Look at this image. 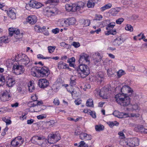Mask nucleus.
I'll return each mask as SVG.
<instances>
[{
	"label": "nucleus",
	"mask_w": 147,
	"mask_h": 147,
	"mask_svg": "<svg viewBox=\"0 0 147 147\" xmlns=\"http://www.w3.org/2000/svg\"><path fill=\"white\" fill-rule=\"evenodd\" d=\"M31 74L34 76L38 77V74H40V76L44 77L48 76L50 73L49 69L47 67H43L40 69H36L33 68L32 69Z\"/></svg>",
	"instance_id": "obj_1"
},
{
	"label": "nucleus",
	"mask_w": 147,
	"mask_h": 147,
	"mask_svg": "<svg viewBox=\"0 0 147 147\" xmlns=\"http://www.w3.org/2000/svg\"><path fill=\"white\" fill-rule=\"evenodd\" d=\"M77 70L81 77L83 78L87 77L90 73L89 68L86 65H80L77 67Z\"/></svg>",
	"instance_id": "obj_2"
},
{
	"label": "nucleus",
	"mask_w": 147,
	"mask_h": 147,
	"mask_svg": "<svg viewBox=\"0 0 147 147\" xmlns=\"http://www.w3.org/2000/svg\"><path fill=\"white\" fill-rule=\"evenodd\" d=\"M15 59L18 63L23 66H26L30 62L28 57L25 54L20 53L15 56Z\"/></svg>",
	"instance_id": "obj_3"
},
{
	"label": "nucleus",
	"mask_w": 147,
	"mask_h": 147,
	"mask_svg": "<svg viewBox=\"0 0 147 147\" xmlns=\"http://www.w3.org/2000/svg\"><path fill=\"white\" fill-rule=\"evenodd\" d=\"M24 140L20 136H18L12 140L11 144L13 147H18L22 144Z\"/></svg>",
	"instance_id": "obj_4"
},
{
	"label": "nucleus",
	"mask_w": 147,
	"mask_h": 147,
	"mask_svg": "<svg viewBox=\"0 0 147 147\" xmlns=\"http://www.w3.org/2000/svg\"><path fill=\"white\" fill-rule=\"evenodd\" d=\"M11 93L9 90H5L2 92L0 95V99L3 101H6L10 99Z\"/></svg>",
	"instance_id": "obj_5"
},
{
	"label": "nucleus",
	"mask_w": 147,
	"mask_h": 147,
	"mask_svg": "<svg viewBox=\"0 0 147 147\" xmlns=\"http://www.w3.org/2000/svg\"><path fill=\"white\" fill-rule=\"evenodd\" d=\"M13 68L14 73L17 75L23 73L24 71V67L22 65L14 64L13 66Z\"/></svg>",
	"instance_id": "obj_6"
},
{
	"label": "nucleus",
	"mask_w": 147,
	"mask_h": 147,
	"mask_svg": "<svg viewBox=\"0 0 147 147\" xmlns=\"http://www.w3.org/2000/svg\"><path fill=\"white\" fill-rule=\"evenodd\" d=\"M58 9L56 8H50L49 10H46L45 11V15L48 17L54 16L57 14L59 12Z\"/></svg>",
	"instance_id": "obj_7"
},
{
	"label": "nucleus",
	"mask_w": 147,
	"mask_h": 147,
	"mask_svg": "<svg viewBox=\"0 0 147 147\" xmlns=\"http://www.w3.org/2000/svg\"><path fill=\"white\" fill-rule=\"evenodd\" d=\"M60 137L59 134H51L48 141L49 143L53 144L57 142L60 139Z\"/></svg>",
	"instance_id": "obj_8"
},
{
	"label": "nucleus",
	"mask_w": 147,
	"mask_h": 147,
	"mask_svg": "<svg viewBox=\"0 0 147 147\" xmlns=\"http://www.w3.org/2000/svg\"><path fill=\"white\" fill-rule=\"evenodd\" d=\"M127 144L130 147L137 146L139 145V140L136 138L130 139L128 140Z\"/></svg>",
	"instance_id": "obj_9"
},
{
	"label": "nucleus",
	"mask_w": 147,
	"mask_h": 147,
	"mask_svg": "<svg viewBox=\"0 0 147 147\" xmlns=\"http://www.w3.org/2000/svg\"><path fill=\"white\" fill-rule=\"evenodd\" d=\"M121 91L122 94L126 95L127 93H131L132 94L133 92V90L127 85L123 86L121 89Z\"/></svg>",
	"instance_id": "obj_10"
},
{
	"label": "nucleus",
	"mask_w": 147,
	"mask_h": 147,
	"mask_svg": "<svg viewBox=\"0 0 147 147\" xmlns=\"http://www.w3.org/2000/svg\"><path fill=\"white\" fill-rule=\"evenodd\" d=\"M85 5V3L82 2H79L77 3L74 5V11H79L82 9Z\"/></svg>",
	"instance_id": "obj_11"
},
{
	"label": "nucleus",
	"mask_w": 147,
	"mask_h": 147,
	"mask_svg": "<svg viewBox=\"0 0 147 147\" xmlns=\"http://www.w3.org/2000/svg\"><path fill=\"white\" fill-rule=\"evenodd\" d=\"M49 84V81L45 79H41L39 80L38 85L41 88H44L47 87Z\"/></svg>",
	"instance_id": "obj_12"
},
{
	"label": "nucleus",
	"mask_w": 147,
	"mask_h": 147,
	"mask_svg": "<svg viewBox=\"0 0 147 147\" xmlns=\"http://www.w3.org/2000/svg\"><path fill=\"white\" fill-rule=\"evenodd\" d=\"M37 18L35 15H31L28 17L26 19V22L31 24H34L37 21Z\"/></svg>",
	"instance_id": "obj_13"
},
{
	"label": "nucleus",
	"mask_w": 147,
	"mask_h": 147,
	"mask_svg": "<svg viewBox=\"0 0 147 147\" xmlns=\"http://www.w3.org/2000/svg\"><path fill=\"white\" fill-rule=\"evenodd\" d=\"M80 137L81 140H90L92 138L91 135L84 132H82L80 134Z\"/></svg>",
	"instance_id": "obj_14"
},
{
	"label": "nucleus",
	"mask_w": 147,
	"mask_h": 147,
	"mask_svg": "<svg viewBox=\"0 0 147 147\" xmlns=\"http://www.w3.org/2000/svg\"><path fill=\"white\" fill-rule=\"evenodd\" d=\"M125 95L122 94H118L116 95L115 96V100L119 104L121 105L123 100L125 97Z\"/></svg>",
	"instance_id": "obj_15"
},
{
	"label": "nucleus",
	"mask_w": 147,
	"mask_h": 147,
	"mask_svg": "<svg viewBox=\"0 0 147 147\" xmlns=\"http://www.w3.org/2000/svg\"><path fill=\"white\" fill-rule=\"evenodd\" d=\"M104 74L102 72H99L97 73L96 76V80L97 82L101 83L104 79Z\"/></svg>",
	"instance_id": "obj_16"
},
{
	"label": "nucleus",
	"mask_w": 147,
	"mask_h": 147,
	"mask_svg": "<svg viewBox=\"0 0 147 147\" xmlns=\"http://www.w3.org/2000/svg\"><path fill=\"white\" fill-rule=\"evenodd\" d=\"M130 103V98L127 96L125 95V97L124 98L121 105V106L125 107L128 106Z\"/></svg>",
	"instance_id": "obj_17"
},
{
	"label": "nucleus",
	"mask_w": 147,
	"mask_h": 147,
	"mask_svg": "<svg viewBox=\"0 0 147 147\" xmlns=\"http://www.w3.org/2000/svg\"><path fill=\"white\" fill-rule=\"evenodd\" d=\"M16 10L14 8L9 9L7 11L8 16L12 19H15L16 18Z\"/></svg>",
	"instance_id": "obj_18"
},
{
	"label": "nucleus",
	"mask_w": 147,
	"mask_h": 147,
	"mask_svg": "<svg viewBox=\"0 0 147 147\" xmlns=\"http://www.w3.org/2000/svg\"><path fill=\"white\" fill-rule=\"evenodd\" d=\"M89 56L88 55L85 53H83L80 56L79 61L80 63H83L84 61L86 62L88 61Z\"/></svg>",
	"instance_id": "obj_19"
},
{
	"label": "nucleus",
	"mask_w": 147,
	"mask_h": 147,
	"mask_svg": "<svg viewBox=\"0 0 147 147\" xmlns=\"http://www.w3.org/2000/svg\"><path fill=\"white\" fill-rule=\"evenodd\" d=\"M135 131L137 132H140L147 133V129L144 128L143 125H139L135 128Z\"/></svg>",
	"instance_id": "obj_20"
},
{
	"label": "nucleus",
	"mask_w": 147,
	"mask_h": 147,
	"mask_svg": "<svg viewBox=\"0 0 147 147\" xmlns=\"http://www.w3.org/2000/svg\"><path fill=\"white\" fill-rule=\"evenodd\" d=\"M44 139V137L42 136H38L35 135L32 137L31 141L33 143H34L38 141L43 140Z\"/></svg>",
	"instance_id": "obj_21"
},
{
	"label": "nucleus",
	"mask_w": 147,
	"mask_h": 147,
	"mask_svg": "<svg viewBox=\"0 0 147 147\" xmlns=\"http://www.w3.org/2000/svg\"><path fill=\"white\" fill-rule=\"evenodd\" d=\"M14 36L17 39H21L23 37V34L20 33L19 29L17 28H14Z\"/></svg>",
	"instance_id": "obj_22"
},
{
	"label": "nucleus",
	"mask_w": 147,
	"mask_h": 147,
	"mask_svg": "<svg viewBox=\"0 0 147 147\" xmlns=\"http://www.w3.org/2000/svg\"><path fill=\"white\" fill-rule=\"evenodd\" d=\"M57 68L59 69H69L68 65L62 61H60L58 63Z\"/></svg>",
	"instance_id": "obj_23"
},
{
	"label": "nucleus",
	"mask_w": 147,
	"mask_h": 147,
	"mask_svg": "<svg viewBox=\"0 0 147 147\" xmlns=\"http://www.w3.org/2000/svg\"><path fill=\"white\" fill-rule=\"evenodd\" d=\"M43 104V103L42 101H38L37 100L36 101L34 102V103L32 102H29L28 104V105L29 107H34L37 106L38 107V106H40Z\"/></svg>",
	"instance_id": "obj_24"
},
{
	"label": "nucleus",
	"mask_w": 147,
	"mask_h": 147,
	"mask_svg": "<svg viewBox=\"0 0 147 147\" xmlns=\"http://www.w3.org/2000/svg\"><path fill=\"white\" fill-rule=\"evenodd\" d=\"M113 115L119 118H123L125 117V115H128L126 113H120L118 111H115L113 113Z\"/></svg>",
	"instance_id": "obj_25"
},
{
	"label": "nucleus",
	"mask_w": 147,
	"mask_h": 147,
	"mask_svg": "<svg viewBox=\"0 0 147 147\" xmlns=\"http://www.w3.org/2000/svg\"><path fill=\"white\" fill-rule=\"evenodd\" d=\"M93 58L95 63L99 62L102 59V57L100 56V54L98 53L94 54L93 55Z\"/></svg>",
	"instance_id": "obj_26"
},
{
	"label": "nucleus",
	"mask_w": 147,
	"mask_h": 147,
	"mask_svg": "<svg viewBox=\"0 0 147 147\" xmlns=\"http://www.w3.org/2000/svg\"><path fill=\"white\" fill-rule=\"evenodd\" d=\"M66 23H67V26L73 25L75 24L76 22L75 18H71L66 19Z\"/></svg>",
	"instance_id": "obj_27"
},
{
	"label": "nucleus",
	"mask_w": 147,
	"mask_h": 147,
	"mask_svg": "<svg viewBox=\"0 0 147 147\" xmlns=\"http://www.w3.org/2000/svg\"><path fill=\"white\" fill-rule=\"evenodd\" d=\"M123 42V39L118 37L114 40L113 42V44L115 46H119L121 45Z\"/></svg>",
	"instance_id": "obj_28"
},
{
	"label": "nucleus",
	"mask_w": 147,
	"mask_h": 147,
	"mask_svg": "<svg viewBox=\"0 0 147 147\" xmlns=\"http://www.w3.org/2000/svg\"><path fill=\"white\" fill-rule=\"evenodd\" d=\"M9 40L7 36H3L0 38V46L3 45V43H8Z\"/></svg>",
	"instance_id": "obj_29"
},
{
	"label": "nucleus",
	"mask_w": 147,
	"mask_h": 147,
	"mask_svg": "<svg viewBox=\"0 0 147 147\" xmlns=\"http://www.w3.org/2000/svg\"><path fill=\"white\" fill-rule=\"evenodd\" d=\"M98 0H89L87 4V6L89 8H91L94 6L95 3H97Z\"/></svg>",
	"instance_id": "obj_30"
},
{
	"label": "nucleus",
	"mask_w": 147,
	"mask_h": 147,
	"mask_svg": "<svg viewBox=\"0 0 147 147\" xmlns=\"http://www.w3.org/2000/svg\"><path fill=\"white\" fill-rule=\"evenodd\" d=\"M36 3V1L34 0H31L29 2V3L26 5L25 7L27 9L29 10V7H35Z\"/></svg>",
	"instance_id": "obj_31"
},
{
	"label": "nucleus",
	"mask_w": 147,
	"mask_h": 147,
	"mask_svg": "<svg viewBox=\"0 0 147 147\" xmlns=\"http://www.w3.org/2000/svg\"><path fill=\"white\" fill-rule=\"evenodd\" d=\"M15 80L12 78H9L7 82V85L9 87H12L15 83Z\"/></svg>",
	"instance_id": "obj_32"
},
{
	"label": "nucleus",
	"mask_w": 147,
	"mask_h": 147,
	"mask_svg": "<svg viewBox=\"0 0 147 147\" xmlns=\"http://www.w3.org/2000/svg\"><path fill=\"white\" fill-rule=\"evenodd\" d=\"M65 7L66 10L68 11H72L74 12V5L72 4H67L65 6Z\"/></svg>",
	"instance_id": "obj_33"
},
{
	"label": "nucleus",
	"mask_w": 147,
	"mask_h": 147,
	"mask_svg": "<svg viewBox=\"0 0 147 147\" xmlns=\"http://www.w3.org/2000/svg\"><path fill=\"white\" fill-rule=\"evenodd\" d=\"M111 4L109 3L105 4L103 6L100 8V10L101 11H103L106 9H109L110 8L112 7Z\"/></svg>",
	"instance_id": "obj_34"
},
{
	"label": "nucleus",
	"mask_w": 147,
	"mask_h": 147,
	"mask_svg": "<svg viewBox=\"0 0 147 147\" xmlns=\"http://www.w3.org/2000/svg\"><path fill=\"white\" fill-rule=\"evenodd\" d=\"M14 61L11 59H8L6 62V66L8 67H11L12 66L13 67L14 64Z\"/></svg>",
	"instance_id": "obj_35"
},
{
	"label": "nucleus",
	"mask_w": 147,
	"mask_h": 147,
	"mask_svg": "<svg viewBox=\"0 0 147 147\" xmlns=\"http://www.w3.org/2000/svg\"><path fill=\"white\" fill-rule=\"evenodd\" d=\"M100 96L103 98H107L108 96L107 94L104 90V89H102L100 90Z\"/></svg>",
	"instance_id": "obj_36"
},
{
	"label": "nucleus",
	"mask_w": 147,
	"mask_h": 147,
	"mask_svg": "<svg viewBox=\"0 0 147 147\" xmlns=\"http://www.w3.org/2000/svg\"><path fill=\"white\" fill-rule=\"evenodd\" d=\"M115 22H112L109 23L106 27V29L107 30H109L112 29L115 26Z\"/></svg>",
	"instance_id": "obj_37"
},
{
	"label": "nucleus",
	"mask_w": 147,
	"mask_h": 147,
	"mask_svg": "<svg viewBox=\"0 0 147 147\" xmlns=\"http://www.w3.org/2000/svg\"><path fill=\"white\" fill-rule=\"evenodd\" d=\"M86 105L88 107H93V100L91 99H88L86 102Z\"/></svg>",
	"instance_id": "obj_38"
},
{
	"label": "nucleus",
	"mask_w": 147,
	"mask_h": 147,
	"mask_svg": "<svg viewBox=\"0 0 147 147\" xmlns=\"http://www.w3.org/2000/svg\"><path fill=\"white\" fill-rule=\"evenodd\" d=\"M5 80L4 76L0 74V86H3L5 83Z\"/></svg>",
	"instance_id": "obj_39"
},
{
	"label": "nucleus",
	"mask_w": 147,
	"mask_h": 147,
	"mask_svg": "<svg viewBox=\"0 0 147 147\" xmlns=\"http://www.w3.org/2000/svg\"><path fill=\"white\" fill-rule=\"evenodd\" d=\"M95 128L97 131H100L103 130L104 127V126L102 125H98L95 126Z\"/></svg>",
	"instance_id": "obj_40"
},
{
	"label": "nucleus",
	"mask_w": 147,
	"mask_h": 147,
	"mask_svg": "<svg viewBox=\"0 0 147 147\" xmlns=\"http://www.w3.org/2000/svg\"><path fill=\"white\" fill-rule=\"evenodd\" d=\"M128 115H125L124 116L125 117H136V118L139 117V114L138 113H131L130 114H127Z\"/></svg>",
	"instance_id": "obj_41"
},
{
	"label": "nucleus",
	"mask_w": 147,
	"mask_h": 147,
	"mask_svg": "<svg viewBox=\"0 0 147 147\" xmlns=\"http://www.w3.org/2000/svg\"><path fill=\"white\" fill-rule=\"evenodd\" d=\"M115 72L114 71L112 70L111 68L108 69L107 70V74L109 76H112Z\"/></svg>",
	"instance_id": "obj_42"
},
{
	"label": "nucleus",
	"mask_w": 147,
	"mask_h": 147,
	"mask_svg": "<svg viewBox=\"0 0 147 147\" xmlns=\"http://www.w3.org/2000/svg\"><path fill=\"white\" fill-rule=\"evenodd\" d=\"M108 124L111 127H112L114 125L117 126L119 125V123L118 122L116 121H114L112 122H109Z\"/></svg>",
	"instance_id": "obj_43"
},
{
	"label": "nucleus",
	"mask_w": 147,
	"mask_h": 147,
	"mask_svg": "<svg viewBox=\"0 0 147 147\" xmlns=\"http://www.w3.org/2000/svg\"><path fill=\"white\" fill-rule=\"evenodd\" d=\"M2 119V120L6 123L7 125H10L11 123V121L10 120L7 119L5 117H3Z\"/></svg>",
	"instance_id": "obj_44"
},
{
	"label": "nucleus",
	"mask_w": 147,
	"mask_h": 147,
	"mask_svg": "<svg viewBox=\"0 0 147 147\" xmlns=\"http://www.w3.org/2000/svg\"><path fill=\"white\" fill-rule=\"evenodd\" d=\"M34 29L35 31L37 32H40L42 31V29L38 25H35Z\"/></svg>",
	"instance_id": "obj_45"
},
{
	"label": "nucleus",
	"mask_w": 147,
	"mask_h": 147,
	"mask_svg": "<svg viewBox=\"0 0 147 147\" xmlns=\"http://www.w3.org/2000/svg\"><path fill=\"white\" fill-rule=\"evenodd\" d=\"M66 20H64L63 19H60L59 21L60 24L59 25L63 26L64 24H65V25L67 26V23H66Z\"/></svg>",
	"instance_id": "obj_46"
},
{
	"label": "nucleus",
	"mask_w": 147,
	"mask_h": 147,
	"mask_svg": "<svg viewBox=\"0 0 147 147\" xmlns=\"http://www.w3.org/2000/svg\"><path fill=\"white\" fill-rule=\"evenodd\" d=\"M126 30L129 31L130 32H132L133 30L132 26L130 24H127L125 28Z\"/></svg>",
	"instance_id": "obj_47"
},
{
	"label": "nucleus",
	"mask_w": 147,
	"mask_h": 147,
	"mask_svg": "<svg viewBox=\"0 0 147 147\" xmlns=\"http://www.w3.org/2000/svg\"><path fill=\"white\" fill-rule=\"evenodd\" d=\"M117 74L118 76L120 78L123 75L125 74V73L124 71L120 70L117 72Z\"/></svg>",
	"instance_id": "obj_48"
},
{
	"label": "nucleus",
	"mask_w": 147,
	"mask_h": 147,
	"mask_svg": "<svg viewBox=\"0 0 147 147\" xmlns=\"http://www.w3.org/2000/svg\"><path fill=\"white\" fill-rule=\"evenodd\" d=\"M58 0H48L47 1V3L51 5H53V3H58Z\"/></svg>",
	"instance_id": "obj_49"
},
{
	"label": "nucleus",
	"mask_w": 147,
	"mask_h": 147,
	"mask_svg": "<svg viewBox=\"0 0 147 147\" xmlns=\"http://www.w3.org/2000/svg\"><path fill=\"white\" fill-rule=\"evenodd\" d=\"M66 89L68 92L71 93L72 94V93L74 92V89L73 86L70 85L67 88H66Z\"/></svg>",
	"instance_id": "obj_50"
},
{
	"label": "nucleus",
	"mask_w": 147,
	"mask_h": 147,
	"mask_svg": "<svg viewBox=\"0 0 147 147\" xmlns=\"http://www.w3.org/2000/svg\"><path fill=\"white\" fill-rule=\"evenodd\" d=\"M37 107L38 109V111H36V112L41 111L42 110L45 109L46 108V107L42 105L40 106H38Z\"/></svg>",
	"instance_id": "obj_51"
},
{
	"label": "nucleus",
	"mask_w": 147,
	"mask_h": 147,
	"mask_svg": "<svg viewBox=\"0 0 147 147\" xmlns=\"http://www.w3.org/2000/svg\"><path fill=\"white\" fill-rule=\"evenodd\" d=\"M124 20V19L123 18H119L116 20V23L117 24H121Z\"/></svg>",
	"instance_id": "obj_52"
},
{
	"label": "nucleus",
	"mask_w": 147,
	"mask_h": 147,
	"mask_svg": "<svg viewBox=\"0 0 147 147\" xmlns=\"http://www.w3.org/2000/svg\"><path fill=\"white\" fill-rule=\"evenodd\" d=\"M55 49V47L50 46L48 47V49L49 51V53H53Z\"/></svg>",
	"instance_id": "obj_53"
},
{
	"label": "nucleus",
	"mask_w": 147,
	"mask_h": 147,
	"mask_svg": "<svg viewBox=\"0 0 147 147\" xmlns=\"http://www.w3.org/2000/svg\"><path fill=\"white\" fill-rule=\"evenodd\" d=\"M14 28H10L9 29V35L11 36H12L14 33Z\"/></svg>",
	"instance_id": "obj_54"
},
{
	"label": "nucleus",
	"mask_w": 147,
	"mask_h": 147,
	"mask_svg": "<svg viewBox=\"0 0 147 147\" xmlns=\"http://www.w3.org/2000/svg\"><path fill=\"white\" fill-rule=\"evenodd\" d=\"M37 58L40 59H49L51 58L49 57H44V56L41 54H38L37 55Z\"/></svg>",
	"instance_id": "obj_55"
},
{
	"label": "nucleus",
	"mask_w": 147,
	"mask_h": 147,
	"mask_svg": "<svg viewBox=\"0 0 147 147\" xmlns=\"http://www.w3.org/2000/svg\"><path fill=\"white\" fill-rule=\"evenodd\" d=\"M131 106L132 107L131 110L132 111L134 110H136L138 109V104H135L134 105H132Z\"/></svg>",
	"instance_id": "obj_56"
},
{
	"label": "nucleus",
	"mask_w": 147,
	"mask_h": 147,
	"mask_svg": "<svg viewBox=\"0 0 147 147\" xmlns=\"http://www.w3.org/2000/svg\"><path fill=\"white\" fill-rule=\"evenodd\" d=\"M80 147H88L87 144L84 141H81L80 142Z\"/></svg>",
	"instance_id": "obj_57"
},
{
	"label": "nucleus",
	"mask_w": 147,
	"mask_h": 147,
	"mask_svg": "<svg viewBox=\"0 0 147 147\" xmlns=\"http://www.w3.org/2000/svg\"><path fill=\"white\" fill-rule=\"evenodd\" d=\"M119 11V10L118 9H113L112 11V15L113 16H115Z\"/></svg>",
	"instance_id": "obj_58"
},
{
	"label": "nucleus",
	"mask_w": 147,
	"mask_h": 147,
	"mask_svg": "<svg viewBox=\"0 0 147 147\" xmlns=\"http://www.w3.org/2000/svg\"><path fill=\"white\" fill-rule=\"evenodd\" d=\"M36 4L35 5L34 8L36 9H38L41 7L42 5V4L36 1Z\"/></svg>",
	"instance_id": "obj_59"
},
{
	"label": "nucleus",
	"mask_w": 147,
	"mask_h": 147,
	"mask_svg": "<svg viewBox=\"0 0 147 147\" xmlns=\"http://www.w3.org/2000/svg\"><path fill=\"white\" fill-rule=\"evenodd\" d=\"M84 24L85 26H88L90 24V20L87 19L84 20Z\"/></svg>",
	"instance_id": "obj_60"
},
{
	"label": "nucleus",
	"mask_w": 147,
	"mask_h": 147,
	"mask_svg": "<svg viewBox=\"0 0 147 147\" xmlns=\"http://www.w3.org/2000/svg\"><path fill=\"white\" fill-rule=\"evenodd\" d=\"M94 94L95 96H97L98 95L100 96V90L98 89H96L94 92Z\"/></svg>",
	"instance_id": "obj_61"
},
{
	"label": "nucleus",
	"mask_w": 147,
	"mask_h": 147,
	"mask_svg": "<svg viewBox=\"0 0 147 147\" xmlns=\"http://www.w3.org/2000/svg\"><path fill=\"white\" fill-rule=\"evenodd\" d=\"M118 134L119 136V137L120 138L123 139L125 138V135L123 132H119L118 133Z\"/></svg>",
	"instance_id": "obj_62"
},
{
	"label": "nucleus",
	"mask_w": 147,
	"mask_h": 147,
	"mask_svg": "<svg viewBox=\"0 0 147 147\" xmlns=\"http://www.w3.org/2000/svg\"><path fill=\"white\" fill-rule=\"evenodd\" d=\"M90 113L88 114H90L93 118H96V117L95 113L91 111V110L89 111Z\"/></svg>",
	"instance_id": "obj_63"
},
{
	"label": "nucleus",
	"mask_w": 147,
	"mask_h": 147,
	"mask_svg": "<svg viewBox=\"0 0 147 147\" xmlns=\"http://www.w3.org/2000/svg\"><path fill=\"white\" fill-rule=\"evenodd\" d=\"M53 103L56 105H59L60 103L59 101L57 98H55L54 99Z\"/></svg>",
	"instance_id": "obj_64"
}]
</instances>
